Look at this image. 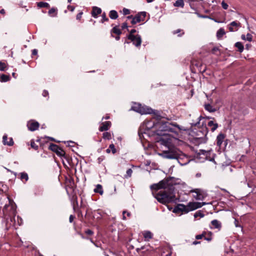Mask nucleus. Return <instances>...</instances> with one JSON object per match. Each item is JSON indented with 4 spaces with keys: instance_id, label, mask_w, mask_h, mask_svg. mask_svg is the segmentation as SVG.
Segmentation results:
<instances>
[{
    "instance_id": "obj_1",
    "label": "nucleus",
    "mask_w": 256,
    "mask_h": 256,
    "mask_svg": "<svg viewBox=\"0 0 256 256\" xmlns=\"http://www.w3.org/2000/svg\"><path fill=\"white\" fill-rule=\"evenodd\" d=\"M156 126L158 128L156 130L155 134L160 136L158 138L157 142L168 147L172 143L171 134L178 135L180 130L178 124H173L168 122H160L156 125Z\"/></svg>"
},
{
    "instance_id": "obj_2",
    "label": "nucleus",
    "mask_w": 256,
    "mask_h": 256,
    "mask_svg": "<svg viewBox=\"0 0 256 256\" xmlns=\"http://www.w3.org/2000/svg\"><path fill=\"white\" fill-rule=\"evenodd\" d=\"M168 180L166 182V186L168 192H152L153 195L156 200L162 204H166L174 202L176 203L178 198H176L174 194V186L176 184V179L174 177L169 176L165 178Z\"/></svg>"
},
{
    "instance_id": "obj_3",
    "label": "nucleus",
    "mask_w": 256,
    "mask_h": 256,
    "mask_svg": "<svg viewBox=\"0 0 256 256\" xmlns=\"http://www.w3.org/2000/svg\"><path fill=\"white\" fill-rule=\"evenodd\" d=\"M168 204L169 203H168L164 204L166 205L168 208L170 210H172V212L177 214H187L190 211L200 208L206 204V202H190L186 206L180 204H177L173 208L171 206Z\"/></svg>"
},
{
    "instance_id": "obj_4",
    "label": "nucleus",
    "mask_w": 256,
    "mask_h": 256,
    "mask_svg": "<svg viewBox=\"0 0 256 256\" xmlns=\"http://www.w3.org/2000/svg\"><path fill=\"white\" fill-rule=\"evenodd\" d=\"M200 124V122L192 124V127L194 126V128L192 130V136L196 140H198L200 143L206 142L208 139L206 135L208 132V128L206 124L204 125V122H202L201 126Z\"/></svg>"
},
{
    "instance_id": "obj_5",
    "label": "nucleus",
    "mask_w": 256,
    "mask_h": 256,
    "mask_svg": "<svg viewBox=\"0 0 256 256\" xmlns=\"http://www.w3.org/2000/svg\"><path fill=\"white\" fill-rule=\"evenodd\" d=\"M131 110L141 114H150L153 113V110L145 105H142L140 103L134 102Z\"/></svg>"
},
{
    "instance_id": "obj_6",
    "label": "nucleus",
    "mask_w": 256,
    "mask_h": 256,
    "mask_svg": "<svg viewBox=\"0 0 256 256\" xmlns=\"http://www.w3.org/2000/svg\"><path fill=\"white\" fill-rule=\"evenodd\" d=\"M64 185L67 194L68 196L76 193L75 188L76 186L75 184L73 178L70 176H66L65 178Z\"/></svg>"
},
{
    "instance_id": "obj_7",
    "label": "nucleus",
    "mask_w": 256,
    "mask_h": 256,
    "mask_svg": "<svg viewBox=\"0 0 256 256\" xmlns=\"http://www.w3.org/2000/svg\"><path fill=\"white\" fill-rule=\"evenodd\" d=\"M96 213L98 214L97 219L101 218L102 215L98 211L92 210V208H87L86 212L84 216L85 219L90 223H92L95 220Z\"/></svg>"
},
{
    "instance_id": "obj_8",
    "label": "nucleus",
    "mask_w": 256,
    "mask_h": 256,
    "mask_svg": "<svg viewBox=\"0 0 256 256\" xmlns=\"http://www.w3.org/2000/svg\"><path fill=\"white\" fill-rule=\"evenodd\" d=\"M180 150L175 148H168V150H164L162 152L163 156L165 158L169 159H176L178 158V156L180 155Z\"/></svg>"
},
{
    "instance_id": "obj_9",
    "label": "nucleus",
    "mask_w": 256,
    "mask_h": 256,
    "mask_svg": "<svg viewBox=\"0 0 256 256\" xmlns=\"http://www.w3.org/2000/svg\"><path fill=\"white\" fill-rule=\"evenodd\" d=\"M142 40L141 36L138 34L134 36L126 35L124 44H130L132 42L136 47L139 48L142 44Z\"/></svg>"
},
{
    "instance_id": "obj_10",
    "label": "nucleus",
    "mask_w": 256,
    "mask_h": 256,
    "mask_svg": "<svg viewBox=\"0 0 256 256\" xmlns=\"http://www.w3.org/2000/svg\"><path fill=\"white\" fill-rule=\"evenodd\" d=\"M9 204H6L2 210L6 215H14L16 212V205L14 201L8 198Z\"/></svg>"
},
{
    "instance_id": "obj_11",
    "label": "nucleus",
    "mask_w": 256,
    "mask_h": 256,
    "mask_svg": "<svg viewBox=\"0 0 256 256\" xmlns=\"http://www.w3.org/2000/svg\"><path fill=\"white\" fill-rule=\"evenodd\" d=\"M168 180H166L164 179L160 180L158 184H154L150 186V189L152 190L158 191L159 190L162 189V190H160V192H168V188L166 186V182Z\"/></svg>"
},
{
    "instance_id": "obj_12",
    "label": "nucleus",
    "mask_w": 256,
    "mask_h": 256,
    "mask_svg": "<svg viewBox=\"0 0 256 256\" xmlns=\"http://www.w3.org/2000/svg\"><path fill=\"white\" fill-rule=\"evenodd\" d=\"M48 149L56 153L59 157L62 158V156L64 154V151L58 145L53 143H50L48 146Z\"/></svg>"
},
{
    "instance_id": "obj_13",
    "label": "nucleus",
    "mask_w": 256,
    "mask_h": 256,
    "mask_svg": "<svg viewBox=\"0 0 256 256\" xmlns=\"http://www.w3.org/2000/svg\"><path fill=\"white\" fill-rule=\"evenodd\" d=\"M146 16V12H138L131 21V24L133 25L140 22H144Z\"/></svg>"
},
{
    "instance_id": "obj_14",
    "label": "nucleus",
    "mask_w": 256,
    "mask_h": 256,
    "mask_svg": "<svg viewBox=\"0 0 256 256\" xmlns=\"http://www.w3.org/2000/svg\"><path fill=\"white\" fill-rule=\"evenodd\" d=\"M119 27V24L114 26L110 31L111 36L115 38L116 40H120V36L122 34V31Z\"/></svg>"
},
{
    "instance_id": "obj_15",
    "label": "nucleus",
    "mask_w": 256,
    "mask_h": 256,
    "mask_svg": "<svg viewBox=\"0 0 256 256\" xmlns=\"http://www.w3.org/2000/svg\"><path fill=\"white\" fill-rule=\"evenodd\" d=\"M212 232L208 231H203L200 234H198L196 236V240H200L204 238L205 240L210 242L212 240Z\"/></svg>"
},
{
    "instance_id": "obj_16",
    "label": "nucleus",
    "mask_w": 256,
    "mask_h": 256,
    "mask_svg": "<svg viewBox=\"0 0 256 256\" xmlns=\"http://www.w3.org/2000/svg\"><path fill=\"white\" fill-rule=\"evenodd\" d=\"M176 160L182 166L186 164L190 161V158L182 151H180V155H178Z\"/></svg>"
},
{
    "instance_id": "obj_17",
    "label": "nucleus",
    "mask_w": 256,
    "mask_h": 256,
    "mask_svg": "<svg viewBox=\"0 0 256 256\" xmlns=\"http://www.w3.org/2000/svg\"><path fill=\"white\" fill-rule=\"evenodd\" d=\"M26 126L29 130L33 132L38 128L40 124L35 120H31L28 122Z\"/></svg>"
},
{
    "instance_id": "obj_18",
    "label": "nucleus",
    "mask_w": 256,
    "mask_h": 256,
    "mask_svg": "<svg viewBox=\"0 0 256 256\" xmlns=\"http://www.w3.org/2000/svg\"><path fill=\"white\" fill-rule=\"evenodd\" d=\"M68 196L72 206L73 210H76L77 209L80 208L78 206V196H76V193L72 194V195H70Z\"/></svg>"
},
{
    "instance_id": "obj_19",
    "label": "nucleus",
    "mask_w": 256,
    "mask_h": 256,
    "mask_svg": "<svg viewBox=\"0 0 256 256\" xmlns=\"http://www.w3.org/2000/svg\"><path fill=\"white\" fill-rule=\"evenodd\" d=\"M202 62L196 60H192L190 62V68L193 73L196 72V70L202 66Z\"/></svg>"
},
{
    "instance_id": "obj_20",
    "label": "nucleus",
    "mask_w": 256,
    "mask_h": 256,
    "mask_svg": "<svg viewBox=\"0 0 256 256\" xmlns=\"http://www.w3.org/2000/svg\"><path fill=\"white\" fill-rule=\"evenodd\" d=\"M226 135L222 132L220 133L216 136V144L220 149L222 148V142H224Z\"/></svg>"
},
{
    "instance_id": "obj_21",
    "label": "nucleus",
    "mask_w": 256,
    "mask_h": 256,
    "mask_svg": "<svg viewBox=\"0 0 256 256\" xmlns=\"http://www.w3.org/2000/svg\"><path fill=\"white\" fill-rule=\"evenodd\" d=\"M241 24L236 21H234L230 22L228 26V30L230 32H234L238 30V28L240 27Z\"/></svg>"
},
{
    "instance_id": "obj_22",
    "label": "nucleus",
    "mask_w": 256,
    "mask_h": 256,
    "mask_svg": "<svg viewBox=\"0 0 256 256\" xmlns=\"http://www.w3.org/2000/svg\"><path fill=\"white\" fill-rule=\"evenodd\" d=\"M207 126L210 128V130L212 132H214L218 128V124L217 123L216 119L214 118H212V120H210L208 122Z\"/></svg>"
},
{
    "instance_id": "obj_23",
    "label": "nucleus",
    "mask_w": 256,
    "mask_h": 256,
    "mask_svg": "<svg viewBox=\"0 0 256 256\" xmlns=\"http://www.w3.org/2000/svg\"><path fill=\"white\" fill-rule=\"evenodd\" d=\"M112 122L110 121L102 122L99 127L98 130L100 132L106 131L110 128Z\"/></svg>"
},
{
    "instance_id": "obj_24",
    "label": "nucleus",
    "mask_w": 256,
    "mask_h": 256,
    "mask_svg": "<svg viewBox=\"0 0 256 256\" xmlns=\"http://www.w3.org/2000/svg\"><path fill=\"white\" fill-rule=\"evenodd\" d=\"M102 13V10L100 8H98L96 6H94L92 7V10L91 11V15L94 18H97L98 15Z\"/></svg>"
},
{
    "instance_id": "obj_25",
    "label": "nucleus",
    "mask_w": 256,
    "mask_h": 256,
    "mask_svg": "<svg viewBox=\"0 0 256 256\" xmlns=\"http://www.w3.org/2000/svg\"><path fill=\"white\" fill-rule=\"evenodd\" d=\"M2 143L4 145H7L8 146H12L14 144L12 138H8L6 134L3 136Z\"/></svg>"
},
{
    "instance_id": "obj_26",
    "label": "nucleus",
    "mask_w": 256,
    "mask_h": 256,
    "mask_svg": "<svg viewBox=\"0 0 256 256\" xmlns=\"http://www.w3.org/2000/svg\"><path fill=\"white\" fill-rule=\"evenodd\" d=\"M210 228L211 229L216 228L220 230L222 228V223L217 220H212L210 222Z\"/></svg>"
},
{
    "instance_id": "obj_27",
    "label": "nucleus",
    "mask_w": 256,
    "mask_h": 256,
    "mask_svg": "<svg viewBox=\"0 0 256 256\" xmlns=\"http://www.w3.org/2000/svg\"><path fill=\"white\" fill-rule=\"evenodd\" d=\"M190 192H194L196 194V195H194V197L197 200H202L204 198L203 195L201 192L200 189L196 188L190 191Z\"/></svg>"
},
{
    "instance_id": "obj_28",
    "label": "nucleus",
    "mask_w": 256,
    "mask_h": 256,
    "mask_svg": "<svg viewBox=\"0 0 256 256\" xmlns=\"http://www.w3.org/2000/svg\"><path fill=\"white\" fill-rule=\"evenodd\" d=\"M61 158L62 160L64 165H65L64 159L66 160L70 166H71L73 164L72 157L70 155L66 154V152H64V154L62 156V158Z\"/></svg>"
},
{
    "instance_id": "obj_29",
    "label": "nucleus",
    "mask_w": 256,
    "mask_h": 256,
    "mask_svg": "<svg viewBox=\"0 0 256 256\" xmlns=\"http://www.w3.org/2000/svg\"><path fill=\"white\" fill-rule=\"evenodd\" d=\"M204 108L206 110L210 112H214L217 110L216 108L214 107L212 104L208 103L204 104Z\"/></svg>"
},
{
    "instance_id": "obj_30",
    "label": "nucleus",
    "mask_w": 256,
    "mask_h": 256,
    "mask_svg": "<svg viewBox=\"0 0 256 256\" xmlns=\"http://www.w3.org/2000/svg\"><path fill=\"white\" fill-rule=\"evenodd\" d=\"M19 178L24 183H26L28 180V176L26 172H22L18 174Z\"/></svg>"
},
{
    "instance_id": "obj_31",
    "label": "nucleus",
    "mask_w": 256,
    "mask_h": 256,
    "mask_svg": "<svg viewBox=\"0 0 256 256\" xmlns=\"http://www.w3.org/2000/svg\"><path fill=\"white\" fill-rule=\"evenodd\" d=\"M142 234L146 241H149L153 236V234L150 231H144Z\"/></svg>"
},
{
    "instance_id": "obj_32",
    "label": "nucleus",
    "mask_w": 256,
    "mask_h": 256,
    "mask_svg": "<svg viewBox=\"0 0 256 256\" xmlns=\"http://www.w3.org/2000/svg\"><path fill=\"white\" fill-rule=\"evenodd\" d=\"M10 77L9 74H0V82H5L10 81Z\"/></svg>"
},
{
    "instance_id": "obj_33",
    "label": "nucleus",
    "mask_w": 256,
    "mask_h": 256,
    "mask_svg": "<svg viewBox=\"0 0 256 256\" xmlns=\"http://www.w3.org/2000/svg\"><path fill=\"white\" fill-rule=\"evenodd\" d=\"M109 17L112 20H116L118 17V12L115 10H111L109 12Z\"/></svg>"
},
{
    "instance_id": "obj_34",
    "label": "nucleus",
    "mask_w": 256,
    "mask_h": 256,
    "mask_svg": "<svg viewBox=\"0 0 256 256\" xmlns=\"http://www.w3.org/2000/svg\"><path fill=\"white\" fill-rule=\"evenodd\" d=\"M94 192L95 193H98V194H100V195H102L104 193V190H103L102 186L100 184H98L96 186V188L94 189Z\"/></svg>"
},
{
    "instance_id": "obj_35",
    "label": "nucleus",
    "mask_w": 256,
    "mask_h": 256,
    "mask_svg": "<svg viewBox=\"0 0 256 256\" xmlns=\"http://www.w3.org/2000/svg\"><path fill=\"white\" fill-rule=\"evenodd\" d=\"M234 46L238 48V52L241 53L244 51V46L241 42H236L234 44Z\"/></svg>"
},
{
    "instance_id": "obj_36",
    "label": "nucleus",
    "mask_w": 256,
    "mask_h": 256,
    "mask_svg": "<svg viewBox=\"0 0 256 256\" xmlns=\"http://www.w3.org/2000/svg\"><path fill=\"white\" fill-rule=\"evenodd\" d=\"M226 32L224 28H220L216 32V37L220 40V39L224 34H225Z\"/></svg>"
},
{
    "instance_id": "obj_37",
    "label": "nucleus",
    "mask_w": 256,
    "mask_h": 256,
    "mask_svg": "<svg viewBox=\"0 0 256 256\" xmlns=\"http://www.w3.org/2000/svg\"><path fill=\"white\" fill-rule=\"evenodd\" d=\"M37 6L39 8H50V6L49 4L46 2H40L36 3Z\"/></svg>"
},
{
    "instance_id": "obj_38",
    "label": "nucleus",
    "mask_w": 256,
    "mask_h": 256,
    "mask_svg": "<svg viewBox=\"0 0 256 256\" xmlns=\"http://www.w3.org/2000/svg\"><path fill=\"white\" fill-rule=\"evenodd\" d=\"M48 14L51 16H56L58 14V10L56 8H52L48 10Z\"/></svg>"
},
{
    "instance_id": "obj_39",
    "label": "nucleus",
    "mask_w": 256,
    "mask_h": 256,
    "mask_svg": "<svg viewBox=\"0 0 256 256\" xmlns=\"http://www.w3.org/2000/svg\"><path fill=\"white\" fill-rule=\"evenodd\" d=\"M184 0H177L174 4L175 7H180L183 8L184 7Z\"/></svg>"
},
{
    "instance_id": "obj_40",
    "label": "nucleus",
    "mask_w": 256,
    "mask_h": 256,
    "mask_svg": "<svg viewBox=\"0 0 256 256\" xmlns=\"http://www.w3.org/2000/svg\"><path fill=\"white\" fill-rule=\"evenodd\" d=\"M44 140H45V138H38L36 140V142H39L40 147L42 148H44V143L48 142L45 141Z\"/></svg>"
},
{
    "instance_id": "obj_41",
    "label": "nucleus",
    "mask_w": 256,
    "mask_h": 256,
    "mask_svg": "<svg viewBox=\"0 0 256 256\" xmlns=\"http://www.w3.org/2000/svg\"><path fill=\"white\" fill-rule=\"evenodd\" d=\"M109 21L108 18L106 16V14L105 12H103L102 14V19L100 20V22L104 24L105 22Z\"/></svg>"
},
{
    "instance_id": "obj_42",
    "label": "nucleus",
    "mask_w": 256,
    "mask_h": 256,
    "mask_svg": "<svg viewBox=\"0 0 256 256\" xmlns=\"http://www.w3.org/2000/svg\"><path fill=\"white\" fill-rule=\"evenodd\" d=\"M102 138L104 140H110L112 139L111 134L110 132H105L102 134Z\"/></svg>"
},
{
    "instance_id": "obj_43",
    "label": "nucleus",
    "mask_w": 256,
    "mask_h": 256,
    "mask_svg": "<svg viewBox=\"0 0 256 256\" xmlns=\"http://www.w3.org/2000/svg\"><path fill=\"white\" fill-rule=\"evenodd\" d=\"M30 146L32 148L36 150H38L39 148L38 146L35 143L34 140V139L31 140H30Z\"/></svg>"
},
{
    "instance_id": "obj_44",
    "label": "nucleus",
    "mask_w": 256,
    "mask_h": 256,
    "mask_svg": "<svg viewBox=\"0 0 256 256\" xmlns=\"http://www.w3.org/2000/svg\"><path fill=\"white\" fill-rule=\"evenodd\" d=\"M74 212L77 214L78 216V218H80V220H82L84 219V216L82 214V211L80 208L77 209L76 210H74Z\"/></svg>"
},
{
    "instance_id": "obj_45",
    "label": "nucleus",
    "mask_w": 256,
    "mask_h": 256,
    "mask_svg": "<svg viewBox=\"0 0 256 256\" xmlns=\"http://www.w3.org/2000/svg\"><path fill=\"white\" fill-rule=\"evenodd\" d=\"M141 250H144V251L142 252V253H145L146 251H150V253H154V252L153 250H150L149 248H146V247L144 246H142L140 248H136V251L138 252H139Z\"/></svg>"
},
{
    "instance_id": "obj_46",
    "label": "nucleus",
    "mask_w": 256,
    "mask_h": 256,
    "mask_svg": "<svg viewBox=\"0 0 256 256\" xmlns=\"http://www.w3.org/2000/svg\"><path fill=\"white\" fill-rule=\"evenodd\" d=\"M206 70V66H204L202 64V66H200V67H199L198 68V69L196 70V72L198 71V72L202 74L204 72H205Z\"/></svg>"
},
{
    "instance_id": "obj_47",
    "label": "nucleus",
    "mask_w": 256,
    "mask_h": 256,
    "mask_svg": "<svg viewBox=\"0 0 256 256\" xmlns=\"http://www.w3.org/2000/svg\"><path fill=\"white\" fill-rule=\"evenodd\" d=\"M211 52L212 54L218 55L220 54V50L218 47H214L212 48Z\"/></svg>"
},
{
    "instance_id": "obj_48",
    "label": "nucleus",
    "mask_w": 256,
    "mask_h": 256,
    "mask_svg": "<svg viewBox=\"0 0 256 256\" xmlns=\"http://www.w3.org/2000/svg\"><path fill=\"white\" fill-rule=\"evenodd\" d=\"M132 173V170L131 168H128L126 170V174L124 176V178H128L131 177Z\"/></svg>"
},
{
    "instance_id": "obj_49",
    "label": "nucleus",
    "mask_w": 256,
    "mask_h": 256,
    "mask_svg": "<svg viewBox=\"0 0 256 256\" xmlns=\"http://www.w3.org/2000/svg\"><path fill=\"white\" fill-rule=\"evenodd\" d=\"M204 216V214L201 210L197 211L194 214V217L195 218H196L198 217L203 218Z\"/></svg>"
},
{
    "instance_id": "obj_50",
    "label": "nucleus",
    "mask_w": 256,
    "mask_h": 256,
    "mask_svg": "<svg viewBox=\"0 0 256 256\" xmlns=\"http://www.w3.org/2000/svg\"><path fill=\"white\" fill-rule=\"evenodd\" d=\"M173 34H178V36H182L184 32V30H181V29H178L176 30H174L173 32Z\"/></svg>"
},
{
    "instance_id": "obj_51",
    "label": "nucleus",
    "mask_w": 256,
    "mask_h": 256,
    "mask_svg": "<svg viewBox=\"0 0 256 256\" xmlns=\"http://www.w3.org/2000/svg\"><path fill=\"white\" fill-rule=\"evenodd\" d=\"M6 66H7V64L6 63H4L2 61H0V71H5L6 70Z\"/></svg>"
},
{
    "instance_id": "obj_52",
    "label": "nucleus",
    "mask_w": 256,
    "mask_h": 256,
    "mask_svg": "<svg viewBox=\"0 0 256 256\" xmlns=\"http://www.w3.org/2000/svg\"><path fill=\"white\" fill-rule=\"evenodd\" d=\"M110 150L113 154H114L117 152V150L115 147V146L114 144H110Z\"/></svg>"
},
{
    "instance_id": "obj_53",
    "label": "nucleus",
    "mask_w": 256,
    "mask_h": 256,
    "mask_svg": "<svg viewBox=\"0 0 256 256\" xmlns=\"http://www.w3.org/2000/svg\"><path fill=\"white\" fill-rule=\"evenodd\" d=\"M65 144H66V146L68 147H73L75 146L76 143L70 140L68 142H64Z\"/></svg>"
},
{
    "instance_id": "obj_54",
    "label": "nucleus",
    "mask_w": 256,
    "mask_h": 256,
    "mask_svg": "<svg viewBox=\"0 0 256 256\" xmlns=\"http://www.w3.org/2000/svg\"><path fill=\"white\" fill-rule=\"evenodd\" d=\"M124 29H126L128 31H129L128 28V23L126 22H123L121 25V30H123Z\"/></svg>"
},
{
    "instance_id": "obj_55",
    "label": "nucleus",
    "mask_w": 256,
    "mask_h": 256,
    "mask_svg": "<svg viewBox=\"0 0 256 256\" xmlns=\"http://www.w3.org/2000/svg\"><path fill=\"white\" fill-rule=\"evenodd\" d=\"M125 214H126V216H128V217H130L131 215L130 213V212H128L126 210H124L122 212V216H123V220H126V217L125 216Z\"/></svg>"
},
{
    "instance_id": "obj_56",
    "label": "nucleus",
    "mask_w": 256,
    "mask_h": 256,
    "mask_svg": "<svg viewBox=\"0 0 256 256\" xmlns=\"http://www.w3.org/2000/svg\"><path fill=\"white\" fill-rule=\"evenodd\" d=\"M122 12H123L124 15L126 16V15H128V14H130V10L128 9V8H124L122 9Z\"/></svg>"
},
{
    "instance_id": "obj_57",
    "label": "nucleus",
    "mask_w": 256,
    "mask_h": 256,
    "mask_svg": "<svg viewBox=\"0 0 256 256\" xmlns=\"http://www.w3.org/2000/svg\"><path fill=\"white\" fill-rule=\"evenodd\" d=\"M105 159V156H102L98 158L97 160L98 164H100L103 160Z\"/></svg>"
},
{
    "instance_id": "obj_58",
    "label": "nucleus",
    "mask_w": 256,
    "mask_h": 256,
    "mask_svg": "<svg viewBox=\"0 0 256 256\" xmlns=\"http://www.w3.org/2000/svg\"><path fill=\"white\" fill-rule=\"evenodd\" d=\"M186 2H188L191 8H194V4H192L193 2H197L198 0H185Z\"/></svg>"
},
{
    "instance_id": "obj_59",
    "label": "nucleus",
    "mask_w": 256,
    "mask_h": 256,
    "mask_svg": "<svg viewBox=\"0 0 256 256\" xmlns=\"http://www.w3.org/2000/svg\"><path fill=\"white\" fill-rule=\"evenodd\" d=\"M222 6L224 10H227L228 7V4L224 0L222 2Z\"/></svg>"
},
{
    "instance_id": "obj_60",
    "label": "nucleus",
    "mask_w": 256,
    "mask_h": 256,
    "mask_svg": "<svg viewBox=\"0 0 256 256\" xmlns=\"http://www.w3.org/2000/svg\"><path fill=\"white\" fill-rule=\"evenodd\" d=\"M45 139H48L50 140H51V141H52V142H57V143H59L60 142L58 141V140H55L54 138H52V137H50V136H46L45 137Z\"/></svg>"
},
{
    "instance_id": "obj_61",
    "label": "nucleus",
    "mask_w": 256,
    "mask_h": 256,
    "mask_svg": "<svg viewBox=\"0 0 256 256\" xmlns=\"http://www.w3.org/2000/svg\"><path fill=\"white\" fill-rule=\"evenodd\" d=\"M252 34L249 33L247 34L246 40L249 42H251V41H252Z\"/></svg>"
},
{
    "instance_id": "obj_62",
    "label": "nucleus",
    "mask_w": 256,
    "mask_h": 256,
    "mask_svg": "<svg viewBox=\"0 0 256 256\" xmlns=\"http://www.w3.org/2000/svg\"><path fill=\"white\" fill-rule=\"evenodd\" d=\"M85 233H86V234L87 235H88V236H92L94 234V232L90 229L86 230L85 231Z\"/></svg>"
},
{
    "instance_id": "obj_63",
    "label": "nucleus",
    "mask_w": 256,
    "mask_h": 256,
    "mask_svg": "<svg viewBox=\"0 0 256 256\" xmlns=\"http://www.w3.org/2000/svg\"><path fill=\"white\" fill-rule=\"evenodd\" d=\"M67 8L70 12H73L75 9V6L71 5H68L67 6Z\"/></svg>"
},
{
    "instance_id": "obj_64",
    "label": "nucleus",
    "mask_w": 256,
    "mask_h": 256,
    "mask_svg": "<svg viewBox=\"0 0 256 256\" xmlns=\"http://www.w3.org/2000/svg\"><path fill=\"white\" fill-rule=\"evenodd\" d=\"M128 32L129 34L128 35L134 36V34L136 32V29H132Z\"/></svg>"
}]
</instances>
